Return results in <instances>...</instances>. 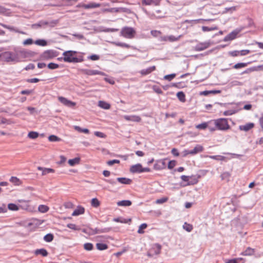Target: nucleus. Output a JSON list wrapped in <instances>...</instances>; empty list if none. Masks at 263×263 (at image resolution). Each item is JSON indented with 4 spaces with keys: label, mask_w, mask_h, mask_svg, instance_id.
<instances>
[{
    "label": "nucleus",
    "mask_w": 263,
    "mask_h": 263,
    "mask_svg": "<svg viewBox=\"0 0 263 263\" xmlns=\"http://www.w3.org/2000/svg\"><path fill=\"white\" fill-rule=\"evenodd\" d=\"M77 51L73 50H67L64 51L62 55L63 57L59 58V59L63 60L65 62L77 63L83 61V58L82 56L77 57L76 54Z\"/></svg>",
    "instance_id": "f257e3e1"
},
{
    "label": "nucleus",
    "mask_w": 263,
    "mask_h": 263,
    "mask_svg": "<svg viewBox=\"0 0 263 263\" xmlns=\"http://www.w3.org/2000/svg\"><path fill=\"white\" fill-rule=\"evenodd\" d=\"M26 53V52L24 50L10 51V62L15 63L21 62V57L24 55Z\"/></svg>",
    "instance_id": "f03ea898"
},
{
    "label": "nucleus",
    "mask_w": 263,
    "mask_h": 263,
    "mask_svg": "<svg viewBox=\"0 0 263 263\" xmlns=\"http://www.w3.org/2000/svg\"><path fill=\"white\" fill-rule=\"evenodd\" d=\"M217 129L220 130H227L230 128L228 120L226 118H219L215 120V122Z\"/></svg>",
    "instance_id": "7ed1b4c3"
},
{
    "label": "nucleus",
    "mask_w": 263,
    "mask_h": 263,
    "mask_svg": "<svg viewBox=\"0 0 263 263\" xmlns=\"http://www.w3.org/2000/svg\"><path fill=\"white\" fill-rule=\"evenodd\" d=\"M136 31L133 28L129 27H123L121 31V34L124 37L132 39L134 37Z\"/></svg>",
    "instance_id": "20e7f679"
},
{
    "label": "nucleus",
    "mask_w": 263,
    "mask_h": 263,
    "mask_svg": "<svg viewBox=\"0 0 263 263\" xmlns=\"http://www.w3.org/2000/svg\"><path fill=\"white\" fill-rule=\"evenodd\" d=\"M57 52L53 50H46L41 54V58L43 60H50L57 56Z\"/></svg>",
    "instance_id": "39448f33"
},
{
    "label": "nucleus",
    "mask_w": 263,
    "mask_h": 263,
    "mask_svg": "<svg viewBox=\"0 0 263 263\" xmlns=\"http://www.w3.org/2000/svg\"><path fill=\"white\" fill-rule=\"evenodd\" d=\"M210 45L211 43L209 41L200 42L194 46V49L196 51H201L207 49L210 46Z\"/></svg>",
    "instance_id": "423d86ee"
},
{
    "label": "nucleus",
    "mask_w": 263,
    "mask_h": 263,
    "mask_svg": "<svg viewBox=\"0 0 263 263\" xmlns=\"http://www.w3.org/2000/svg\"><path fill=\"white\" fill-rule=\"evenodd\" d=\"M81 71L88 76H93V75H101L104 76L105 73L101 71H99L98 70H91L87 69H81Z\"/></svg>",
    "instance_id": "0eeeda50"
},
{
    "label": "nucleus",
    "mask_w": 263,
    "mask_h": 263,
    "mask_svg": "<svg viewBox=\"0 0 263 263\" xmlns=\"http://www.w3.org/2000/svg\"><path fill=\"white\" fill-rule=\"evenodd\" d=\"M239 31L240 30L237 29L233 30L224 37L223 39V41L228 42L235 39L236 37L237 34L239 33Z\"/></svg>",
    "instance_id": "6e6552de"
},
{
    "label": "nucleus",
    "mask_w": 263,
    "mask_h": 263,
    "mask_svg": "<svg viewBox=\"0 0 263 263\" xmlns=\"http://www.w3.org/2000/svg\"><path fill=\"white\" fill-rule=\"evenodd\" d=\"M165 160H159L156 161L154 165V169L155 170H161L165 168Z\"/></svg>",
    "instance_id": "1a4fd4ad"
},
{
    "label": "nucleus",
    "mask_w": 263,
    "mask_h": 263,
    "mask_svg": "<svg viewBox=\"0 0 263 263\" xmlns=\"http://www.w3.org/2000/svg\"><path fill=\"white\" fill-rule=\"evenodd\" d=\"M142 165L140 163H137L136 164L131 166L129 169L130 173H142Z\"/></svg>",
    "instance_id": "9d476101"
},
{
    "label": "nucleus",
    "mask_w": 263,
    "mask_h": 263,
    "mask_svg": "<svg viewBox=\"0 0 263 263\" xmlns=\"http://www.w3.org/2000/svg\"><path fill=\"white\" fill-rule=\"evenodd\" d=\"M58 99L61 103L69 107L74 106L76 105L74 102L68 100L66 98L63 97H59Z\"/></svg>",
    "instance_id": "9b49d317"
},
{
    "label": "nucleus",
    "mask_w": 263,
    "mask_h": 263,
    "mask_svg": "<svg viewBox=\"0 0 263 263\" xmlns=\"http://www.w3.org/2000/svg\"><path fill=\"white\" fill-rule=\"evenodd\" d=\"M254 124L253 123H248L245 125H241L239 126V129L245 132H248L251 129L254 127Z\"/></svg>",
    "instance_id": "f8f14e48"
},
{
    "label": "nucleus",
    "mask_w": 263,
    "mask_h": 263,
    "mask_svg": "<svg viewBox=\"0 0 263 263\" xmlns=\"http://www.w3.org/2000/svg\"><path fill=\"white\" fill-rule=\"evenodd\" d=\"M123 118L127 121H132L137 122H139L141 120V119L139 116H136V115H132V116L125 115V116H124Z\"/></svg>",
    "instance_id": "ddd939ff"
},
{
    "label": "nucleus",
    "mask_w": 263,
    "mask_h": 263,
    "mask_svg": "<svg viewBox=\"0 0 263 263\" xmlns=\"http://www.w3.org/2000/svg\"><path fill=\"white\" fill-rule=\"evenodd\" d=\"M10 51H6L2 52L0 54V58L2 60H3L7 62H10Z\"/></svg>",
    "instance_id": "4468645a"
},
{
    "label": "nucleus",
    "mask_w": 263,
    "mask_h": 263,
    "mask_svg": "<svg viewBox=\"0 0 263 263\" xmlns=\"http://www.w3.org/2000/svg\"><path fill=\"white\" fill-rule=\"evenodd\" d=\"M101 5L99 3H90L87 4H83L82 5V7L85 9H92L95 8L99 7Z\"/></svg>",
    "instance_id": "2eb2a0df"
},
{
    "label": "nucleus",
    "mask_w": 263,
    "mask_h": 263,
    "mask_svg": "<svg viewBox=\"0 0 263 263\" xmlns=\"http://www.w3.org/2000/svg\"><path fill=\"white\" fill-rule=\"evenodd\" d=\"M103 12H125V8H111L109 9H104Z\"/></svg>",
    "instance_id": "dca6fc26"
},
{
    "label": "nucleus",
    "mask_w": 263,
    "mask_h": 263,
    "mask_svg": "<svg viewBox=\"0 0 263 263\" xmlns=\"http://www.w3.org/2000/svg\"><path fill=\"white\" fill-rule=\"evenodd\" d=\"M155 69H156V66H153L149 67L146 69H142L140 71V73L142 75L145 76V75L151 73L152 72L154 71Z\"/></svg>",
    "instance_id": "f3484780"
},
{
    "label": "nucleus",
    "mask_w": 263,
    "mask_h": 263,
    "mask_svg": "<svg viewBox=\"0 0 263 263\" xmlns=\"http://www.w3.org/2000/svg\"><path fill=\"white\" fill-rule=\"evenodd\" d=\"M117 180L121 184H130L132 182V180L125 177H119L117 178Z\"/></svg>",
    "instance_id": "a211bd4d"
},
{
    "label": "nucleus",
    "mask_w": 263,
    "mask_h": 263,
    "mask_svg": "<svg viewBox=\"0 0 263 263\" xmlns=\"http://www.w3.org/2000/svg\"><path fill=\"white\" fill-rule=\"evenodd\" d=\"M203 150V147L200 145H197L193 149L190 150V154L194 155L197 154L198 153L202 152Z\"/></svg>",
    "instance_id": "6ab92c4d"
},
{
    "label": "nucleus",
    "mask_w": 263,
    "mask_h": 263,
    "mask_svg": "<svg viewBox=\"0 0 263 263\" xmlns=\"http://www.w3.org/2000/svg\"><path fill=\"white\" fill-rule=\"evenodd\" d=\"M85 209L81 206H78L77 208L73 212L72 215L73 216H78L84 213Z\"/></svg>",
    "instance_id": "aec40b11"
},
{
    "label": "nucleus",
    "mask_w": 263,
    "mask_h": 263,
    "mask_svg": "<svg viewBox=\"0 0 263 263\" xmlns=\"http://www.w3.org/2000/svg\"><path fill=\"white\" fill-rule=\"evenodd\" d=\"M215 122V120H212L208 122L209 124L207 128H208L209 130L211 132H214L217 129Z\"/></svg>",
    "instance_id": "412c9836"
},
{
    "label": "nucleus",
    "mask_w": 263,
    "mask_h": 263,
    "mask_svg": "<svg viewBox=\"0 0 263 263\" xmlns=\"http://www.w3.org/2000/svg\"><path fill=\"white\" fill-rule=\"evenodd\" d=\"M113 221L117 222H120L122 223H129L132 219L130 218L124 219L121 217L115 218L113 219Z\"/></svg>",
    "instance_id": "4be33fe9"
},
{
    "label": "nucleus",
    "mask_w": 263,
    "mask_h": 263,
    "mask_svg": "<svg viewBox=\"0 0 263 263\" xmlns=\"http://www.w3.org/2000/svg\"><path fill=\"white\" fill-rule=\"evenodd\" d=\"M34 254L36 255H41L42 256H43L44 257H46L48 255V253L46 249L43 248V249H36L34 252Z\"/></svg>",
    "instance_id": "5701e85b"
},
{
    "label": "nucleus",
    "mask_w": 263,
    "mask_h": 263,
    "mask_svg": "<svg viewBox=\"0 0 263 263\" xmlns=\"http://www.w3.org/2000/svg\"><path fill=\"white\" fill-rule=\"evenodd\" d=\"M117 204L118 206H129L132 205V203L129 200H124L118 201Z\"/></svg>",
    "instance_id": "b1692460"
},
{
    "label": "nucleus",
    "mask_w": 263,
    "mask_h": 263,
    "mask_svg": "<svg viewBox=\"0 0 263 263\" xmlns=\"http://www.w3.org/2000/svg\"><path fill=\"white\" fill-rule=\"evenodd\" d=\"M99 106L105 109H108L110 108V105L104 101L99 102Z\"/></svg>",
    "instance_id": "393cba45"
},
{
    "label": "nucleus",
    "mask_w": 263,
    "mask_h": 263,
    "mask_svg": "<svg viewBox=\"0 0 263 263\" xmlns=\"http://www.w3.org/2000/svg\"><path fill=\"white\" fill-rule=\"evenodd\" d=\"M254 253V250L250 247L247 248L245 251L241 253L243 255H252Z\"/></svg>",
    "instance_id": "a878e982"
},
{
    "label": "nucleus",
    "mask_w": 263,
    "mask_h": 263,
    "mask_svg": "<svg viewBox=\"0 0 263 263\" xmlns=\"http://www.w3.org/2000/svg\"><path fill=\"white\" fill-rule=\"evenodd\" d=\"M80 161V158L76 157L68 160V163L70 166H74L77 164H79Z\"/></svg>",
    "instance_id": "bb28decb"
},
{
    "label": "nucleus",
    "mask_w": 263,
    "mask_h": 263,
    "mask_svg": "<svg viewBox=\"0 0 263 263\" xmlns=\"http://www.w3.org/2000/svg\"><path fill=\"white\" fill-rule=\"evenodd\" d=\"M96 247L97 249L100 251L105 250L108 248V246L103 243H97L96 244Z\"/></svg>",
    "instance_id": "cd10ccee"
},
{
    "label": "nucleus",
    "mask_w": 263,
    "mask_h": 263,
    "mask_svg": "<svg viewBox=\"0 0 263 263\" xmlns=\"http://www.w3.org/2000/svg\"><path fill=\"white\" fill-rule=\"evenodd\" d=\"M34 43L41 46H46L47 45V41L44 39L37 40L34 42Z\"/></svg>",
    "instance_id": "c85d7f7f"
},
{
    "label": "nucleus",
    "mask_w": 263,
    "mask_h": 263,
    "mask_svg": "<svg viewBox=\"0 0 263 263\" xmlns=\"http://www.w3.org/2000/svg\"><path fill=\"white\" fill-rule=\"evenodd\" d=\"M48 24V23L47 22H45V21H40L37 23L33 24L32 25V28L37 29V28H38L39 27H41L44 26V25H46Z\"/></svg>",
    "instance_id": "c756f323"
},
{
    "label": "nucleus",
    "mask_w": 263,
    "mask_h": 263,
    "mask_svg": "<svg viewBox=\"0 0 263 263\" xmlns=\"http://www.w3.org/2000/svg\"><path fill=\"white\" fill-rule=\"evenodd\" d=\"M54 236L52 234L48 233L45 235L44 237V240L48 242H50L53 240Z\"/></svg>",
    "instance_id": "7c9ffc66"
},
{
    "label": "nucleus",
    "mask_w": 263,
    "mask_h": 263,
    "mask_svg": "<svg viewBox=\"0 0 263 263\" xmlns=\"http://www.w3.org/2000/svg\"><path fill=\"white\" fill-rule=\"evenodd\" d=\"M177 97L178 99L181 102H185V96L184 93L183 91H179L177 93Z\"/></svg>",
    "instance_id": "2f4dec72"
},
{
    "label": "nucleus",
    "mask_w": 263,
    "mask_h": 263,
    "mask_svg": "<svg viewBox=\"0 0 263 263\" xmlns=\"http://www.w3.org/2000/svg\"><path fill=\"white\" fill-rule=\"evenodd\" d=\"M218 29V28L216 26L211 27H209L207 26H202V30L203 32L211 31H213V30H216Z\"/></svg>",
    "instance_id": "473e14b6"
},
{
    "label": "nucleus",
    "mask_w": 263,
    "mask_h": 263,
    "mask_svg": "<svg viewBox=\"0 0 263 263\" xmlns=\"http://www.w3.org/2000/svg\"><path fill=\"white\" fill-rule=\"evenodd\" d=\"M48 140L50 142H59L62 141V139L58 136L51 135L48 137Z\"/></svg>",
    "instance_id": "72a5a7b5"
},
{
    "label": "nucleus",
    "mask_w": 263,
    "mask_h": 263,
    "mask_svg": "<svg viewBox=\"0 0 263 263\" xmlns=\"http://www.w3.org/2000/svg\"><path fill=\"white\" fill-rule=\"evenodd\" d=\"M8 208L9 210L16 211L20 209L18 206L14 203H9L8 205Z\"/></svg>",
    "instance_id": "f704fd0d"
},
{
    "label": "nucleus",
    "mask_w": 263,
    "mask_h": 263,
    "mask_svg": "<svg viewBox=\"0 0 263 263\" xmlns=\"http://www.w3.org/2000/svg\"><path fill=\"white\" fill-rule=\"evenodd\" d=\"M49 208L45 205H40L38 207V210L43 213L47 212L49 210Z\"/></svg>",
    "instance_id": "c9c22d12"
},
{
    "label": "nucleus",
    "mask_w": 263,
    "mask_h": 263,
    "mask_svg": "<svg viewBox=\"0 0 263 263\" xmlns=\"http://www.w3.org/2000/svg\"><path fill=\"white\" fill-rule=\"evenodd\" d=\"M161 249V246L159 243H156L153 248V250H154L155 254H159L160 253Z\"/></svg>",
    "instance_id": "e433bc0d"
},
{
    "label": "nucleus",
    "mask_w": 263,
    "mask_h": 263,
    "mask_svg": "<svg viewBox=\"0 0 263 263\" xmlns=\"http://www.w3.org/2000/svg\"><path fill=\"white\" fill-rule=\"evenodd\" d=\"M74 128L80 133H84L85 134H88L89 130L87 128H82L79 126H74Z\"/></svg>",
    "instance_id": "4c0bfd02"
},
{
    "label": "nucleus",
    "mask_w": 263,
    "mask_h": 263,
    "mask_svg": "<svg viewBox=\"0 0 263 263\" xmlns=\"http://www.w3.org/2000/svg\"><path fill=\"white\" fill-rule=\"evenodd\" d=\"M208 122H203L201 124H198L196 125V128L199 129H205L208 126Z\"/></svg>",
    "instance_id": "58836bf2"
},
{
    "label": "nucleus",
    "mask_w": 263,
    "mask_h": 263,
    "mask_svg": "<svg viewBox=\"0 0 263 263\" xmlns=\"http://www.w3.org/2000/svg\"><path fill=\"white\" fill-rule=\"evenodd\" d=\"M91 204L93 207L98 208L100 205V202L97 198H94L91 199Z\"/></svg>",
    "instance_id": "ea45409f"
},
{
    "label": "nucleus",
    "mask_w": 263,
    "mask_h": 263,
    "mask_svg": "<svg viewBox=\"0 0 263 263\" xmlns=\"http://www.w3.org/2000/svg\"><path fill=\"white\" fill-rule=\"evenodd\" d=\"M39 133L36 132H30L28 134V137L32 139H36L39 137Z\"/></svg>",
    "instance_id": "a19ab883"
},
{
    "label": "nucleus",
    "mask_w": 263,
    "mask_h": 263,
    "mask_svg": "<svg viewBox=\"0 0 263 263\" xmlns=\"http://www.w3.org/2000/svg\"><path fill=\"white\" fill-rule=\"evenodd\" d=\"M248 65L247 63H238L234 65L233 68L235 69H239L245 67Z\"/></svg>",
    "instance_id": "79ce46f5"
},
{
    "label": "nucleus",
    "mask_w": 263,
    "mask_h": 263,
    "mask_svg": "<svg viewBox=\"0 0 263 263\" xmlns=\"http://www.w3.org/2000/svg\"><path fill=\"white\" fill-rule=\"evenodd\" d=\"M226 263H244L241 258L229 260Z\"/></svg>",
    "instance_id": "37998d69"
},
{
    "label": "nucleus",
    "mask_w": 263,
    "mask_h": 263,
    "mask_svg": "<svg viewBox=\"0 0 263 263\" xmlns=\"http://www.w3.org/2000/svg\"><path fill=\"white\" fill-rule=\"evenodd\" d=\"M147 227V225L146 223H142L141 224L139 228V229L138 230V233L139 234H143L144 233L143 230L146 229Z\"/></svg>",
    "instance_id": "c03bdc74"
},
{
    "label": "nucleus",
    "mask_w": 263,
    "mask_h": 263,
    "mask_svg": "<svg viewBox=\"0 0 263 263\" xmlns=\"http://www.w3.org/2000/svg\"><path fill=\"white\" fill-rule=\"evenodd\" d=\"M84 248L87 251H91L93 249V246L91 243H86L84 245Z\"/></svg>",
    "instance_id": "a18cd8bd"
},
{
    "label": "nucleus",
    "mask_w": 263,
    "mask_h": 263,
    "mask_svg": "<svg viewBox=\"0 0 263 263\" xmlns=\"http://www.w3.org/2000/svg\"><path fill=\"white\" fill-rule=\"evenodd\" d=\"M47 67L50 69H55L59 67V65L54 63H50L48 64Z\"/></svg>",
    "instance_id": "49530a36"
},
{
    "label": "nucleus",
    "mask_w": 263,
    "mask_h": 263,
    "mask_svg": "<svg viewBox=\"0 0 263 263\" xmlns=\"http://www.w3.org/2000/svg\"><path fill=\"white\" fill-rule=\"evenodd\" d=\"M10 181L15 185H18L20 182V179L17 178L16 177H11L10 179Z\"/></svg>",
    "instance_id": "de8ad7c7"
},
{
    "label": "nucleus",
    "mask_w": 263,
    "mask_h": 263,
    "mask_svg": "<svg viewBox=\"0 0 263 263\" xmlns=\"http://www.w3.org/2000/svg\"><path fill=\"white\" fill-rule=\"evenodd\" d=\"M54 172V170L52 168H44L43 172L42 175H45L49 173H52Z\"/></svg>",
    "instance_id": "09e8293b"
},
{
    "label": "nucleus",
    "mask_w": 263,
    "mask_h": 263,
    "mask_svg": "<svg viewBox=\"0 0 263 263\" xmlns=\"http://www.w3.org/2000/svg\"><path fill=\"white\" fill-rule=\"evenodd\" d=\"M183 227L184 230L189 232H190L193 229V226L191 224H187L186 222H185Z\"/></svg>",
    "instance_id": "8fccbe9b"
},
{
    "label": "nucleus",
    "mask_w": 263,
    "mask_h": 263,
    "mask_svg": "<svg viewBox=\"0 0 263 263\" xmlns=\"http://www.w3.org/2000/svg\"><path fill=\"white\" fill-rule=\"evenodd\" d=\"M176 76L175 73H172L170 74L166 75L164 77V79L168 81H172Z\"/></svg>",
    "instance_id": "3c124183"
},
{
    "label": "nucleus",
    "mask_w": 263,
    "mask_h": 263,
    "mask_svg": "<svg viewBox=\"0 0 263 263\" xmlns=\"http://www.w3.org/2000/svg\"><path fill=\"white\" fill-rule=\"evenodd\" d=\"M176 164V161L175 160H171L168 162L167 167L170 170L173 169Z\"/></svg>",
    "instance_id": "603ef678"
},
{
    "label": "nucleus",
    "mask_w": 263,
    "mask_h": 263,
    "mask_svg": "<svg viewBox=\"0 0 263 263\" xmlns=\"http://www.w3.org/2000/svg\"><path fill=\"white\" fill-rule=\"evenodd\" d=\"M181 37V35H180L177 37L174 35H170L168 36V41L170 42H175L178 41Z\"/></svg>",
    "instance_id": "864d4df0"
},
{
    "label": "nucleus",
    "mask_w": 263,
    "mask_h": 263,
    "mask_svg": "<svg viewBox=\"0 0 263 263\" xmlns=\"http://www.w3.org/2000/svg\"><path fill=\"white\" fill-rule=\"evenodd\" d=\"M19 202H23L25 203L24 205H21L20 206L22 209H24V210H27L28 209L29 205L28 204V202L27 201H25V200H20Z\"/></svg>",
    "instance_id": "5fc2aeb1"
},
{
    "label": "nucleus",
    "mask_w": 263,
    "mask_h": 263,
    "mask_svg": "<svg viewBox=\"0 0 263 263\" xmlns=\"http://www.w3.org/2000/svg\"><path fill=\"white\" fill-rule=\"evenodd\" d=\"M153 89L155 92H156L158 94H162L163 93V91H162L161 88L158 86H153Z\"/></svg>",
    "instance_id": "6e6d98bb"
},
{
    "label": "nucleus",
    "mask_w": 263,
    "mask_h": 263,
    "mask_svg": "<svg viewBox=\"0 0 263 263\" xmlns=\"http://www.w3.org/2000/svg\"><path fill=\"white\" fill-rule=\"evenodd\" d=\"M168 200V198L167 197H163L160 199H157L156 201V203L157 204H162L165 202H166Z\"/></svg>",
    "instance_id": "4d7b16f0"
},
{
    "label": "nucleus",
    "mask_w": 263,
    "mask_h": 263,
    "mask_svg": "<svg viewBox=\"0 0 263 263\" xmlns=\"http://www.w3.org/2000/svg\"><path fill=\"white\" fill-rule=\"evenodd\" d=\"M230 174L229 172H226L221 175V177L222 180L229 179L230 177Z\"/></svg>",
    "instance_id": "13d9d810"
},
{
    "label": "nucleus",
    "mask_w": 263,
    "mask_h": 263,
    "mask_svg": "<svg viewBox=\"0 0 263 263\" xmlns=\"http://www.w3.org/2000/svg\"><path fill=\"white\" fill-rule=\"evenodd\" d=\"M33 43V40L31 38H29V39H27L25 40V41H24L23 44L24 45H31Z\"/></svg>",
    "instance_id": "bf43d9fd"
},
{
    "label": "nucleus",
    "mask_w": 263,
    "mask_h": 263,
    "mask_svg": "<svg viewBox=\"0 0 263 263\" xmlns=\"http://www.w3.org/2000/svg\"><path fill=\"white\" fill-rule=\"evenodd\" d=\"M151 34L154 37H158L161 34V32L158 30H152L151 31Z\"/></svg>",
    "instance_id": "052dcab7"
},
{
    "label": "nucleus",
    "mask_w": 263,
    "mask_h": 263,
    "mask_svg": "<svg viewBox=\"0 0 263 263\" xmlns=\"http://www.w3.org/2000/svg\"><path fill=\"white\" fill-rule=\"evenodd\" d=\"M119 163H120V160H117V159L109 160L107 162V164L109 166L112 165L113 164H114L115 163L119 164Z\"/></svg>",
    "instance_id": "680f3d73"
},
{
    "label": "nucleus",
    "mask_w": 263,
    "mask_h": 263,
    "mask_svg": "<svg viewBox=\"0 0 263 263\" xmlns=\"http://www.w3.org/2000/svg\"><path fill=\"white\" fill-rule=\"evenodd\" d=\"M116 45L118 46H120L121 47H125L127 48H128L130 47V46L128 44L124 43L118 42V43H116Z\"/></svg>",
    "instance_id": "e2e57ef3"
},
{
    "label": "nucleus",
    "mask_w": 263,
    "mask_h": 263,
    "mask_svg": "<svg viewBox=\"0 0 263 263\" xmlns=\"http://www.w3.org/2000/svg\"><path fill=\"white\" fill-rule=\"evenodd\" d=\"M67 228H68L70 229H72V230H79V229L76 226V225L74 224H73V223H68L67 225Z\"/></svg>",
    "instance_id": "0e129e2a"
},
{
    "label": "nucleus",
    "mask_w": 263,
    "mask_h": 263,
    "mask_svg": "<svg viewBox=\"0 0 263 263\" xmlns=\"http://www.w3.org/2000/svg\"><path fill=\"white\" fill-rule=\"evenodd\" d=\"M229 54L232 57H237L238 55H239V51L234 50V51H230L229 52Z\"/></svg>",
    "instance_id": "69168bd1"
},
{
    "label": "nucleus",
    "mask_w": 263,
    "mask_h": 263,
    "mask_svg": "<svg viewBox=\"0 0 263 263\" xmlns=\"http://www.w3.org/2000/svg\"><path fill=\"white\" fill-rule=\"evenodd\" d=\"M255 70H256L255 67H251V68H248L247 69H246V70L243 71L241 73V74H243L245 73H250L251 72L254 71Z\"/></svg>",
    "instance_id": "338daca9"
},
{
    "label": "nucleus",
    "mask_w": 263,
    "mask_h": 263,
    "mask_svg": "<svg viewBox=\"0 0 263 263\" xmlns=\"http://www.w3.org/2000/svg\"><path fill=\"white\" fill-rule=\"evenodd\" d=\"M88 58L92 61H97V60H99L100 57H99V55H97V54H92V55L89 56Z\"/></svg>",
    "instance_id": "774afa93"
}]
</instances>
